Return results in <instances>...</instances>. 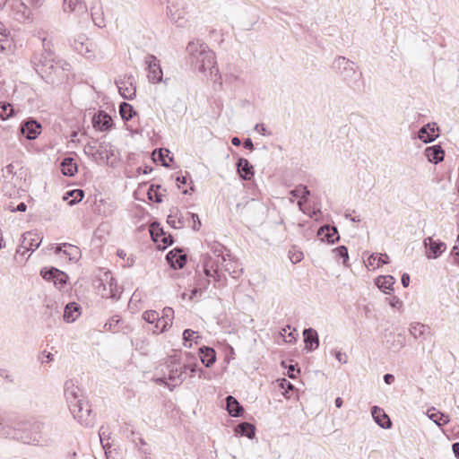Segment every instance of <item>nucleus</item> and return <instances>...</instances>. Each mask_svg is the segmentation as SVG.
I'll return each mask as SVG.
<instances>
[{
	"mask_svg": "<svg viewBox=\"0 0 459 459\" xmlns=\"http://www.w3.org/2000/svg\"><path fill=\"white\" fill-rule=\"evenodd\" d=\"M42 41V50L31 57V65L36 73L49 84L61 82L67 77L66 72L70 65L59 57L52 49V42L46 37L39 36Z\"/></svg>",
	"mask_w": 459,
	"mask_h": 459,
	"instance_id": "f257e3e1",
	"label": "nucleus"
},
{
	"mask_svg": "<svg viewBox=\"0 0 459 459\" xmlns=\"http://www.w3.org/2000/svg\"><path fill=\"white\" fill-rule=\"evenodd\" d=\"M191 65L202 74L209 71L210 75L217 76L219 68L216 65L215 55L208 46L200 40L190 41L186 47Z\"/></svg>",
	"mask_w": 459,
	"mask_h": 459,
	"instance_id": "f03ea898",
	"label": "nucleus"
},
{
	"mask_svg": "<svg viewBox=\"0 0 459 459\" xmlns=\"http://www.w3.org/2000/svg\"><path fill=\"white\" fill-rule=\"evenodd\" d=\"M42 426L41 423L35 422L30 425V429H27L26 424L22 429L13 428L0 414V437L17 439L24 444L33 446L42 445L44 441L40 435Z\"/></svg>",
	"mask_w": 459,
	"mask_h": 459,
	"instance_id": "7ed1b4c3",
	"label": "nucleus"
},
{
	"mask_svg": "<svg viewBox=\"0 0 459 459\" xmlns=\"http://www.w3.org/2000/svg\"><path fill=\"white\" fill-rule=\"evenodd\" d=\"M332 68L347 84L354 88L362 77V74L357 71L354 62L342 56L334 59Z\"/></svg>",
	"mask_w": 459,
	"mask_h": 459,
	"instance_id": "20e7f679",
	"label": "nucleus"
},
{
	"mask_svg": "<svg viewBox=\"0 0 459 459\" xmlns=\"http://www.w3.org/2000/svg\"><path fill=\"white\" fill-rule=\"evenodd\" d=\"M236 210L241 217L255 222L263 219L266 207L261 201L251 198L245 203L237 204Z\"/></svg>",
	"mask_w": 459,
	"mask_h": 459,
	"instance_id": "39448f33",
	"label": "nucleus"
},
{
	"mask_svg": "<svg viewBox=\"0 0 459 459\" xmlns=\"http://www.w3.org/2000/svg\"><path fill=\"white\" fill-rule=\"evenodd\" d=\"M96 291L104 299H118L121 291L111 272H104L94 283Z\"/></svg>",
	"mask_w": 459,
	"mask_h": 459,
	"instance_id": "423d86ee",
	"label": "nucleus"
},
{
	"mask_svg": "<svg viewBox=\"0 0 459 459\" xmlns=\"http://www.w3.org/2000/svg\"><path fill=\"white\" fill-rule=\"evenodd\" d=\"M64 395L67 403L68 408L77 406L86 401L82 390L77 385L74 379H67L64 385Z\"/></svg>",
	"mask_w": 459,
	"mask_h": 459,
	"instance_id": "0eeeda50",
	"label": "nucleus"
},
{
	"mask_svg": "<svg viewBox=\"0 0 459 459\" xmlns=\"http://www.w3.org/2000/svg\"><path fill=\"white\" fill-rule=\"evenodd\" d=\"M77 406L72 407L70 410L74 418L81 424L85 427H92L95 422V416L92 414L91 405L86 400Z\"/></svg>",
	"mask_w": 459,
	"mask_h": 459,
	"instance_id": "6e6552de",
	"label": "nucleus"
},
{
	"mask_svg": "<svg viewBox=\"0 0 459 459\" xmlns=\"http://www.w3.org/2000/svg\"><path fill=\"white\" fill-rule=\"evenodd\" d=\"M144 64L148 71L147 78L152 83H159L163 82V72L160 67V60L153 55H147L144 58ZM169 79L164 80V83H167Z\"/></svg>",
	"mask_w": 459,
	"mask_h": 459,
	"instance_id": "1a4fd4ad",
	"label": "nucleus"
},
{
	"mask_svg": "<svg viewBox=\"0 0 459 459\" xmlns=\"http://www.w3.org/2000/svg\"><path fill=\"white\" fill-rule=\"evenodd\" d=\"M115 83L118 88L120 95L125 100H133L135 97L136 87L135 80L133 75L130 74L119 77L115 81Z\"/></svg>",
	"mask_w": 459,
	"mask_h": 459,
	"instance_id": "9d476101",
	"label": "nucleus"
},
{
	"mask_svg": "<svg viewBox=\"0 0 459 459\" xmlns=\"http://www.w3.org/2000/svg\"><path fill=\"white\" fill-rule=\"evenodd\" d=\"M40 275L46 281H52L54 285L59 290L65 286L68 279V276L65 273L58 270L56 267L42 268L40 270Z\"/></svg>",
	"mask_w": 459,
	"mask_h": 459,
	"instance_id": "9b49d317",
	"label": "nucleus"
},
{
	"mask_svg": "<svg viewBox=\"0 0 459 459\" xmlns=\"http://www.w3.org/2000/svg\"><path fill=\"white\" fill-rule=\"evenodd\" d=\"M168 380L171 382L173 387L180 385L185 380L186 376L182 375L181 368L179 367L178 357L172 356L167 363Z\"/></svg>",
	"mask_w": 459,
	"mask_h": 459,
	"instance_id": "f8f14e48",
	"label": "nucleus"
},
{
	"mask_svg": "<svg viewBox=\"0 0 459 459\" xmlns=\"http://www.w3.org/2000/svg\"><path fill=\"white\" fill-rule=\"evenodd\" d=\"M21 134L28 140H35L41 133V125L34 118H28L20 125Z\"/></svg>",
	"mask_w": 459,
	"mask_h": 459,
	"instance_id": "ddd939ff",
	"label": "nucleus"
},
{
	"mask_svg": "<svg viewBox=\"0 0 459 459\" xmlns=\"http://www.w3.org/2000/svg\"><path fill=\"white\" fill-rule=\"evenodd\" d=\"M423 244L427 248L426 255L428 258L436 259L445 252L446 246L440 240H435L432 237H428L424 239Z\"/></svg>",
	"mask_w": 459,
	"mask_h": 459,
	"instance_id": "4468645a",
	"label": "nucleus"
},
{
	"mask_svg": "<svg viewBox=\"0 0 459 459\" xmlns=\"http://www.w3.org/2000/svg\"><path fill=\"white\" fill-rule=\"evenodd\" d=\"M112 117L103 110L94 114L92 117V126L96 130L106 132L113 127Z\"/></svg>",
	"mask_w": 459,
	"mask_h": 459,
	"instance_id": "2eb2a0df",
	"label": "nucleus"
},
{
	"mask_svg": "<svg viewBox=\"0 0 459 459\" xmlns=\"http://www.w3.org/2000/svg\"><path fill=\"white\" fill-rule=\"evenodd\" d=\"M166 260L173 269H182L186 264L187 255L180 248L176 247L168 252Z\"/></svg>",
	"mask_w": 459,
	"mask_h": 459,
	"instance_id": "dca6fc26",
	"label": "nucleus"
},
{
	"mask_svg": "<svg viewBox=\"0 0 459 459\" xmlns=\"http://www.w3.org/2000/svg\"><path fill=\"white\" fill-rule=\"evenodd\" d=\"M55 253L61 254L63 256L68 258V260L71 262H77L81 257L80 248L69 243L57 245L55 248Z\"/></svg>",
	"mask_w": 459,
	"mask_h": 459,
	"instance_id": "f3484780",
	"label": "nucleus"
},
{
	"mask_svg": "<svg viewBox=\"0 0 459 459\" xmlns=\"http://www.w3.org/2000/svg\"><path fill=\"white\" fill-rule=\"evenodd\" d=\"M22 240L21 244V247L25 250H35L37 249L41 243L42 238L39 234L32 231H27L22 234Z\"/></svg>",
	"mask_w": 459,
	"mask_h": 459,
	"instance_id": "a211bd4d",
	"label": "nucleus"
},
{
	"mask_svg": "<svg viewBox=\"0 0 459 459\" xmlns=\"http://www.w3.org/2000/svg\"><path fill=\"white\" fill-rule=\"evenodd\" d=\"M323 241L329 244H333L340 239V235L335 226L324 225L320 227L317 232Z\"/></svg>",
	"mask_w": 459,
	"mask_h": 459,
	"instance_id": "6ab92c4d",
	"label": "nucleus"
},
{
	"mask_svg": "<svg viewBox=\"0 0 459 459\" xmlns=\"http://www.w3.org/2000/svg\"><path fill=\"white\" fill-rule=\"evenodd\" d=\"M437 130L435 123H428L419 130L418 137L425 143H431L438 136Z\"/></svg>",
	"mask_w": 459,
	"mask_h": 459,
	"instance_id": "aec40b11",
	"label": "nucleus"
},
{
	"mask_svg": "<svg viewBox=\"0 0 459 459\" xmlns=\"http://www.w3.org/2000/svg\"><path fill=\"white\" fill-rule=\"evenodd\" d=\"M371 414L375 422L382 429H388L392 427V422L388 415L383 409L378 406H373L371 408Z\"/></svg>",
	"mask_w": 459,
	"mask_h": 459,
	"instance_id": "412c9836",
	"label": "nucleus"
},
{
	"mask_svg": "<svg viewBox=\"0 0 459 459\" xmlns=\"http://www.w3.org/2000/svg\"><path fill=\"white\" fill-rule=\"evenodd\" d=\"M303 337H304V342H305V348L308 351H313L319 346V338L317 332L309 327L306 328L303 331Z\"/></svg>",
	"mask_w": 459,
	"mask_h": 459,
	"instance_id": "4be33fe9",
	"label": "nucleus"
},
{
	"mask_svg": "<svg viewBox=\"0 0 459 459\" xmlns=\"http://www.w3.org/2000/svg\"><path fill=\"white\" fill-rule=\"evenodd\" d=\"M237 171L243 180H250L254 176V167L245 158H239L237 162Z\"/></svg>",
	"mask_w": 459,
	"mask_h": 459,
	"instance_id": "5701e85b",
	"label": "nucleus"
},
{
	"mask_svg": "<svg viewBox=\"0 0 459 459\" xmlns=\"http://www.w3.org/2000/svg\"><path fill=\"white\" fill-rule=\"evenodd\" d=\"M424 153L428 160L434 164L441 162L445 157V151L439 144L427 147Z\"/></svg>",
	"mask_w": 459,
	"mask_h": 459,
	"instance_id": "b1692460",
	"label": "nucleus"
},
{
	"mask_svg": "<svg viewBox=\"0 0 459 459\" xmlns=\"http://www.w3.org/2000/svg\"><path fill=\"white\" fill-rule=\"evenodd\" d=\"M199 357L206 368H211L216 361V351L212 347L202 346L199 348Z\"/></svg>",
	"mask_w": 459,
	"mask_h": 459,
	"instance_id": "393cba45",
	"label": "nucleus"
},
{
	"mask_svg": "<svg viewBox=\"0 0 459 459\" xmlns=\"http://www.w3.org/2000/svg\"><path fill=\"white\" fill-rule=\"evenodd\" d=\"M221 265L234 279L239 278L242 273L240 264L236 261L227 260L226 256H222Z\"/></svg>",
	"mask_w": 459,
	"mask_h": 459,
	"instance_id": "a878e982",
	"label": "nucleus"
},
{
	"mask_svg": "<svg viewBox=\"0 0 459 459\" xmlns=\"http://www.w3.org/2000/svg\"><path fill=\"white\" fill-rule=\"evenodd\" d=\"M25 183L23 168L20 165L19 171L9 177V179L4 183V188H22Z\"/></svg>",
	"mask_w": 459,
	"mask_h": 459,
	"instance_id": "bb28decb",
	"label": "nucleus"
},
{
	"mask_svg": "<svg viewBox=\"0 0 459 459\" xmlns=\"http://www.w3.org/2000/svg\"><path fill=\"white\" fill-rule=\"evenodd\" d=\"M395 279L392 275L378 276L376 279V285L383 292L389 294L394 290Z\"/></svg>",
	"mask_w": 459,
	"mask_h": 459,
	"instance_id": "cd10ccee",
	"label": "nucleus"
},
{
	"mask_svg": "<svg viewBox=\"0 0 459 459\" xmlns=\"http://www.w3.org/2000/svg\"><path fill=\"white\" fill-rule=\"evenodd\" d=\"M226 410L232 417H239L244 412V408L238 400L231 395L226 397Z\"/></svg>",
	"mask_w": 459,
	"mask_h": 459,
	"instance_id": "c85d7f7f",
	"label": "nucleus"
},
{
	"mask_svg": "<svg viewBox=\"0 0 459 459\" xmlns=\"http://www.w3.org/2000/svg\"><path fill=\"white\" fill-rule=\"evenodd\" d=\"M150 232L154 241L160 240L167 246L173 243V237L170 234L164 232L162 229L159 228V226L155 227L154 225H152Z\"/></svg>",
	"mask_w": 459,
	"mask_h": 459,
	"instance_id": "c756f323",
	"label": "nucleus"
},
{
	"mask_svg": "<svg viewBox=\"0 0 459 459\" xmlns=\"http://www.w3.org/2000/svg\"><path fill=\"white\" fill-rule=\"evenodd\" d=\"M78 168L74 158L65 157L61 161V171L66 177H73L77 172Z\"/></svg>",
	"mask_w": 459,
	"mask_h": 459,
	"instance_id": "7c9ffc66",
	"label": "nucleus"
},
{
	"mask_svg": "<svg viewBox=\"0 0 459 459\" xmlns=\"http://www.w3.org/2000/svg\"><path fill=\"white\" fill-rule=\"evenodd\" d=\"M427 416L439 427L449 422V416L437 411L435 408L429 409L427 411Z\"/></svg>",
	"mask_w": 459,
	"mask_h": 459,
	"instance_id": "2f4dec72",
	"label": "nucleus"
},
{
	"mask_svg": "<svg viewBox=\"0 0 459 459\" xmlns=\"http://www.w3.org/2000/svg\"><path fill=\"white\" fill-rule=\"evenodd\" d=\"M170 152L168 149H156L152 152V160L154 162H160L162 166L168 168L169 164L167 161L169 158V161L173 160V157L169 156Z\"/></svg>",
	"mask_w": 459,
	"mask_h": 459,
	"instance_id": "473e14b6",
	"label": "nucleus"
},
{
	"mask_svg": "<svg viewBox=\"0 0 459 459\" xmlns=\"http://www.w3.org/2000/svg\"><path fill=\"white\" fill-rule=\"evenodd\" d=\"M79 308L80 307L75 302L68 303L65 307L64 320L67 323L74 322L78 316L76 313H78Z\"/></svg>",
	"mask_w": 459,
	"mask_h": 459,
	"instance_id": "72a5a7b5",
	"label": "nucleus"
},
{
	"mask_svg": "<svg viewBox=\"0 0 459 459\" xmlns=\"http://www.w3.org/2000/svg\"><path fill=\"white\" fill-rule=\"evenodd\" d=\"M236 433L239 436L252 438L255 434V428L249 422H241L236 427Z\"/></svg>",
	"mask_w": 459,
	"mask_h": 459,
	"instance_id": "f704fd0d",
	"label": "nucleus"
},
{
	"mask_svg": "<svg viewBox=\"0 0 459 459\" xmlns=\"http://www.w3.org/2000/svg\"><path fill=\"white\" fill-rule=\"evenodd\" d=\"M84 196V192L82 189H73L65 193L64 199L67 201L69 205L78 204Z\"/></svg>",
	"mask_w": 459,
	"mask_h": 459,
	"instance_id": "c9c22d12",
	"label": "nucleus"
},
{
	"mask_svg": "<svg viewBox=\"0 0 459 459\" xmlns=\"http://www.w3.org/2000/svg\"><path fill=\"white\" fill-rule=\"evenodd\" d=\"M13 8L17 15V20L27 21L31 19V11L25 4L18 2Z\"/></svg>",
	"mask_w": 459,
	"mask_h": 459,
	"instance_id": "e433bc0d",
	"label": "nucleus"
},
{
	"mask_svg": "<svg viewBox=\"0 0 459 459\" xmlns=\"http://www.w3.org/2000/svg\"><path fill=\"white\" fill-rule=\"evenodd\" d=\"M119 113L124 121H129L136 114L133 106L125 101L119 105Z\"/></svg>",
	"mask_w": 459,
	"mask_h": 459,
	"instance_id": "4c0bfd02",
	"label": "nucleus"
},
{
	"mask_svg": "<svg viewBox=\"0 0 459 459\" xmlns=\"http://www.w3.org/2000/svg\"><path fill=\"white\" fill-rule=\"evenodd\" d=\"M84 9L85 4L82 0H64V11L65 13L82 11Z\"/></svg>",
	"mask_w": 459,
	"mask_h": 459,
	"instance_id": "58836bf2",
	"label": "nucleus"
},
{
	"mask_svg": "<svg viewBox=\"0 0 459 459\" xmlns=\"http://www.w3.org/2000/svg\"><path fill=\"white\" fill-rule=\"evenodd\" d=\"M200 338L201 336L198 334V333L192 329H186L183 332L184 345L186 347H192V342L198 343V340Z\"/></svg>",
	"mask_w": 459,
	"mask_h": 459,
	"instance_id": "ea45409f",
	"label": "nucleus"
},
{
	"mask_svg": "<svg viewBox=\"0 0 459 459\" xmlns=\"http://www.w3.org/2000/svg\"><path fill=\"white\" fill-rule=\"evenodd\" d=\"M392 338L393 341L390 342V340H387V342L390 343L389 348L392 349L394 351H398L405 346L406 341L403 334H394L392 336Z\"/></svg>",
	"mask_w": 459,
	"mask_h": 459,
	"instance_id": "a19ab883",
	"label": "nucleus"
},
{
	"mask_svg": "<svg viewBox=\"0 0 459 459\" xmlns=\"http://www.w3.org/2000/svg\"><path fill=\"white\" fill-rule=\"evenodd\" d=\"M410 333L415 338L418 339L428 332L429 333V327L423 324L420 323H413L410 326Z\"/></svg>",
	"mask_w": 459,
	"mask_h": 459,
	"instance_id": "79ce46f5",
	"label": "nucleus"
},
{
	"mask_svg": "<svg viewBox=\"0 0 459 459\" xmlns=\"http://www.w3.org/2000/svg\"><path fill=\"white\" fill-rule=\"evenodd\" d=\"M210 284V280L202 279L200 280L196 286L191 290V294L189 296V299H194L198 296H201L203 291L207 289Z\"/></svg>",
	"mask_w": 459,
	"mask_h": 459,
	"instance_id": "37998d69",
	"label": "nucleus"
},
{
	"mask_svg": "<svg viewBox=\"0 0 459 459\" xmlns=\"http://www.w3.org/2000/svg\"><path fill=\"white\" fill-rule=\"evenodd\" d=\"M160 185H151L149 189H148V192H147V195H148V198L151 200V201H153L155 203H161L162 202V195L160 193Z\"/></svg>",
	"mask_w": 459,
	"mask_h": 459,
	"instance_id": "c03bdc74",
	"label": "nucleus"
},
{
	"mask_svg": "<svg viewBox=\"0 0 459 459\" xmlns=\"http://www.w3.org/2000/svg\"><path fill=\"white\" fill-rule=\"evenodd\" d=\"M162 321L165 322V325H160L162 329H168L172 325V321L174 318V310L172 307H166L162 310Z\"/></svg>",
	"mask_w": 459,
	"mask_h": 459,
	"instance_id": "a18cd8bd",
	"label": "nucleus"
},
{
	"mask_svg": "<svg viewBox=\"0 0 459 459\" xmlns=\"http://www.w3.org/2000/svg\"><path fill=\"white\" fill-rule=\"evenodd\" d=\"M19 163H10L4 169H2V177L4 178V183H5L9 177L15 175L19 171Z\"/></svg>",
	"mask_w": 459,
	"mask_h": 459,
	"instance_id": "49530a36",
	"label": "nucleus"
},
{
	"mask_svg": "<svg viewBox=\"0 0 459 459\" xmlns=\"http://www.w3.org/2000/svg\"><path fill=\"white\" fill-rule=\"evenodd\" d=\"M290 194L293 197H299L300 199H305V201H307V197L310 195V191L307 189V186L299 185L296 188L292 189Z\"/></svg>",
	"mask_w": 459,
	"mask_h": 459,
	"instance_id": "de8ad7c7",
	"label": "nucleus"
},
{
	"mask_svg": "<svg viewBox=\"0 0 459 459\" xmlns=\"http://www.w3.org/2000/svg\"><path fill=\"white\" fill-rule=\"evenodd\" d=\"M333 253H334L335 257L337 259H342V264L344 265L347 264L349 260L348 248L345 246H339L333 249Z\"/></svg>",
	"mask_w": 459,
	"mask_h": 459,
	"instance_id": "09e8293b",
	"label": "nucleus"
},
{
	"mask_svg": "<svg viewBox=\"0 0 459 459\" xmlns=\"http://www.w3.org/2000/svg\"><path fill=\"white\" fill-rule=\"evenodd\" d=\"M192 359H195V357L189 353H186V367L187 370L190 372L189 377H192L198 371L200 368H198V365L196 362L192 361Z\"/></svg>",
	"mask_w": 459,
	"mask_h": 459,
	"instance_id": "8fccbe9b",
	"label": "nucleus"
},
{
	"mask_svg": "<svg viewBox=\"0 0 459 459\" xmlns=\"http://www.w3.org/2000/svg\"><path fill=\"white\" fill-rule=\"evenodd\" d=\"M13 112V108L6 102H0V119L5 120L9 118Z\"/></svg>",
	"mask_w": 459,
	"mask_h": 459,
	"instance_id": "3c124183",
	"label": "nucleus"
},
{
	"mask_svg": "<svg viewBox=\"0 0 459 459\" xmlns=\"http://www.w3.org/2000/svg\"><path fill=\"white\" fill-rule=\"evenodd\" d=\"M203 264L204 267L212 269L214 272V270H219V264H221V262L219 260L217 262L213 261L212 256L207 254L204 256Z\"/></svg>",
	"mask_w": 459,
	"mask_h": 459,
	"instance_id": "603ef678",
	"label": "nucleus"
},
{
	"mask_svg": "<svg viewBox=\"0 0 459 459\" xmlns=\"http://www.w3.org/2000/svg\"><path fill=\"white\" fill-rule=\"evenodd\" d=\"M143 319L149 324H154L159 321V313L155 310H147L143 313Z\"/></svg>",
	"mask_w": 459,
	"mask_h": 459,
	"instance_id": "864d4df0",
	"label": "nucleus"
},
{
	"mask_svg": "<svg viewBox=\"0 0 459 459\" xmlns=\"http://www.w3.org/2000/svg\"><path fill=\"white\" fill-rule=\"evenodd\" d=\"M178 213V210L177 208H174V209L170 210V213L169 214L168 219H167V222L174 229H178V221H177Z\"/></svg>",
	"mask_w": 459,
	"mask_h": 459,
	"instance_id": "5fc2aeb1",
	"label": "nucleus"
},
{
	"mask_svg": "<svg viewBox=\"0 0 459 459\" xmlns=\"http://www.w3.org/2000/svg\"><path fill=\"white\" fill-rule=\"evenodd\" d=\"M289 257L292 264H297L303 259L304 255L301 251L293 249L289 251Z\"/></svg>",
	"mask_w": 459,
	"mask_h": 459,
	"instance_id": "6e6d98bb",
	"label": "nucleus"
},
{
	"mask_svg": "<svg viewBox=\"0 0 459 459\" xmlns=\"http://www.w3.org/2000/svg\"><path fill=\"white\" fill-rule=\"evenodd\" d=\"M225 249L224 246L219 244V243H213L212 246H211V251L213 253V255H215L218 258L221 257L222 256H225L223 255V250Z\"/></svg>",
	"mask_w": 459,
	"mask_h": 459,
	"instance_id": "4d7b16f0",
	"label": "nucleus"
},
{
	"mask_svg": "<svg viewBox=\"0 0 459 459\" xmlns=\"http://www.w3.org/2000/svg\"><path fill=\"white\" fill-rule=\"evenodd\" d=\"M186 215L188 218H191L193 221V226H192L193 230H199V229L201 227V221L199 219V216L195 213L189 212H186Z\"/></svg>",
	"mask_w": 459,
	"mask_h": 459,
	"instance_id": "13d9d810",
	"label": "nucleus"
},
{
	"mask_svg": "<svg viewBox=\"0 0 459 459\" xmlns=\"http://www.w3.org/2000/svg\"><path fill=\"white\" fill-rule=\"evenodd\" d=\"M119 321H120V319H119L118 316H113L108 322H107L104 325V329L107 331H111V330L115 329V327L119 323Z\"/></svg>",
	"mask_w": 459,
	"mask_h": 459,
	"instance_id": "bf43d9fd",
	"label": "nucleus"
},
{
	"mask_svg": "<svg viewBox=\"0 0 459 459\" xmlns=\"http://www.w3.org/2000/svg\"><path fill=\"white\" fill-rule=\"evenodd\" d=\"M376 267L378 268L383 264L389 263V257L386 254H377Z\"/></svg>",
	"mask_w": 459,
	"mask_h": 459,
	"instance_id": "052dcab7",
	"label": "nucleus"
},
{
	"mask_svg": "<svg viewBox=\"0 0 459 459\" xmlns=\"http://www.w3.org/2000/svg\"><path fill=\"white\" fill-rule=\"evenodd\" d=\"M109 436V432H108V429L107 428H105L104 426H101L100 430H99V437H100V442H101V445H107L108 446V443L105 444L104 443V439L106 437H108Z\"/></svg>",
	"mask_w": 459,
	"mask_h": 459,
	"instance_id": "680f3d73",
	"label": "nucleus"
},
{
	"mask_svg": "<svg viewBox=\"0 0 459 459\" xmlns=\"http://www.w3.org/2000/svg\"><path fill=\"white\" fill-rule=\"evenodd\" d=\"M282 366L288 369V376L290 378L296 377V365L290 364L286 365L284 361H282Z\"/></svg>",
	"mask_w": 459,
	"mask_h": 459,
	"instance_id": "e2e57ef3",
	"label": "nucleus"
},
{
	"mask_svg": "<svg viewBox=\"0 0 459 459\" xmlns=\"http://www.w3.org/2000/svg\"><path fill=\"white\" fill-rule=\"evenodd\" d=\"M107 147L108 144L105 143H100L99 148L96 150V154H99L100 157H103V155L106 154V158L108 159Z\"/></svg>",
	"mask_w": 459,
	"mask_h": 459,
	"instance_id": "0e129e2a",
	"label": "nucleus"
},
{
	"mask_svg": "<svg viewBox=\"0 0 459 459\" xmlns=\"http://www.w3.org/2000/svg\"><path fill=\"white\" fill-rule=\"evenodd\" d=\"M255 130L262 135H271V132L266 129L264 124H256Z\"/></svg>",
	"mask_w": 459,
	"mask_h": 459,
	"instance_id": "69168bd1",
	"label": "nucleus"
},
{
	"mask_svg": "<svg viewBox=\"0 0 459 459\" xmlns=\"http://www.w3.org/2000/svg\"><path fill=\"white\" fill-rule=\"evenodd\" d=\"M178 361L179 364V367L181 368L182 375L186 376V378L187 377V367H186V360L183 359L182 358L178 357Z\"/></svg>",
	"mask_w": 459,
	"mask_h": 459,
	"instance_id": "338daca9",
	"label": "nucleus"
},
{
	"mask_svg": "<svg viewBox=\"0 0 459 459\" xmlns=\"http://www.w3.org/2000/svg\"><path fill=\"white\" fill-rule=\"evenodd\" d=\"M334 357L341 363H347V355L340 351H334Z\"/></svg>",
	"mask_w": 459,
	"mask_h": 459,
	"instance_id": "774afa93",
	"label": "nucleus"
}]
</instances>
